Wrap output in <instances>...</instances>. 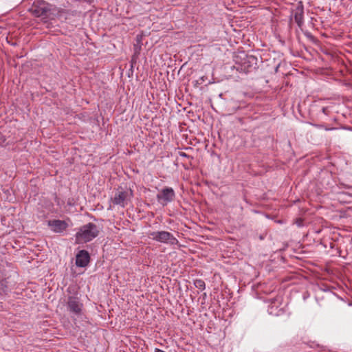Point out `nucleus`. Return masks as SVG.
I'll list each match as a JSON object with an SVG mask.
<instances>
[{
  "label": "nucleus",
  "mask_w": 352,
  "mask_h": 352,
  "mask_svg": "<svg viewBox=\"0 0 352 352\" xmlns=\"http://www.w3.org/2000/svg\"><path fill=\"white\" fill-rule=\"evenodd\" d=\"M98 229L96 225L89 223L80 227L76 234V242L82 243L91 241L98 234Z\"/></svg>",
  "instance_id": "1"
},
{
  "label": "nucleus",
  "mask_w": 352,
  "mask_h": 352,
  "mask_svg": "<svg viewBox=\"0 0 352 352\" xmlns=\"http://www.w3.org/2000/svg\"><path fill=\"white\" fill-rule=\"evenodd\" d=\"M234 61L236 64L239 65L237 70L245 73L250 72L256 67L257 58L252 55L241 53L240 56L235 58Z\"/></svg>",
  "instance_id": "2"
},
{
  "label": "nucleus",
  "mask_w": 352,
  "mask_h": 352,
  "mask_svg": "<svg viewBox=\"0 0 352 352\" xmlns=\"http://www.w3.org/2000/svg\"><path fill=\"white\" fill-rule=\"evenodd\" d=\"M149 237L154 241L163 243L179 244V241L171 233L166 231L152 232L149 234Z\"/></svg>",
  "instance_id": "3"
},
{
  "label": "nucleus",
  "mask_w": 352,
  "mask_h": 352,
  "mask_svg": "<svg viewBox=\"0 0 352 352\" xmlns=\"http://www.w3.org/2000/svg\"><path fill=\"white\" fill-rule=\"evenodd\" d=\"M175 193L174 190L170 187H165L162 188L157 195V201L163 206H166L168 203L173 201L175 199Z\"/></svg>",
  "instance_id": "4"
},
{
  "label": "nucleus",
  "mask_w": 352,
  "mask_h": 352,
  "mask_svg": "<svg viewBox=\"0 0 352 352\" xmlns=\"http://www.w3.org/2000/svg\"><path fill=\"white\" fill-rule=\"evenodd\" d=\"M82 304L80 302L79 299L75 296H69L67 300V307L69 312L72 314L79 316L82 313Z\"/></svg>",
  "instance_id": "5"
},
{
  "label": "nucleus",
  "mask_w": 352,
  "mask_h": 352,
  "mask_svg": "<svg viewBox=\"0 0 352 352\" xmlns=\"http://www.w3.org/2000/svg\"><path fill=\"white\" fill-rule=\"evenodd\" d=\"M47 225L51 228L52 231L56 233H60L68 227V224L65 221L61 220L49 221Z\"/></svg>",
  "instance_id": "6"
},
{
  "label": "nucleus",
  "mask_w": 352,
  "mask_h": 352,
  "mask_svg": "<svg viewBox=\"0 0 352 352\" xmlns=\"http://www.w3.org/2000/svg\"><path fill=\"white\" fill-rule=\"evenodd\" d=\"M90 260L89 254L86 250H80L76 254V265L78 267H86Z\"/></svg>",
  "instance_id": "7"
},
{
  "label": "nucleus",
  "mask_w": 352,
  "mask_h": 352,
  "mask_svg": "<svg viewBox=\"0 0 352 352\" xmlns=\"http://www.w3.org/2000/svg\"><path fill=\"white\" fill-rule=\"evenodd\" d=\"M129 194L126 191H118L116 193L112 201L113 204L124 207L127 204Z\"/></svg>",
  "instance_id": "8"
},
{
  "label": "nucleus",
  "mask_w": 352,
  "mask_h": 352,
  "mask_svg": "<svg viewBox=\"0 0 352 352\" xmlns=\"http://www.w3.org/2000/svg\"><path fill=\"white\" fill-rule=\"evenodd\" d=\"M294 19L296 23L300 27L303 23V9L298 8L294 15Z\"/></svg>",
  "instance_id": "9"
},
{
  "label": "nucleus",
  "mask_w": 352,
  "mask_h": 352,
  "mask_svg": "<svg viewBox=\"0 0 352 352\" xmlns=\"http://www.w3.org/2000/svg\"><path fill=\"white\" fill-rule=\"evenodd\" d=\"M194 285L197 289H199L201 291L204 290L206 288L205 282L201 279L195 280L194 282Z\"/></svg>",
  "instance_id": "10"
},
{
  "label": "nucleus",
  "mask_w": 352,
  "mask_h": 352,
  "mask_svg": "<svg viewBox=\"0 0 352 352\" xmlns=\"http://www.w3.org/2000/svg\"><path fill=\"white\" fill-rule=\"evenodd\" d=\"M322 111L325 115H328L329 114V110H328L327 107H322Z\"/></svg>",
  "instance_id": "11"
},
{
  "label": "nucleus",
  "mask_w": 352,
  "mask_h": 352,
  "mask_svg": "<svg viewBox=\"0 0 352 352\" xmlns=\"http://www.w3.org/2000/svg\"><path fill=\"white\" fill-rule=\"evenodd\" d=\"M179 155H180L181 157H188V155L186 153H184V152H181V153H179Z\"/></svg>",
  "instance_id": "12"
},
{
  "label": "nucleus",
  "mask_w": 352,
  "mask_h": 352,
  "mask_svg": "<svg viewBox=\"0 0 352 352\" xmlns=\"http://www.w3.org/2000/svg\"><path fill=\"white\" fill-rule=\"evenodd\" d=\"M155 352H165L164 351L162 350V349H157L156 348L155 349Z\"/></svg>",
  "instance_id": "13"
}]
</instances>
